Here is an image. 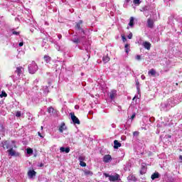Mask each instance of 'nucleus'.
<instances>
[{"mask_svg": "<svg viewBox=\"0 0 182 182\" xmlns=\"http://www.w3.org/2000/svg\"><path fill=\"white\" fill-rule=\"evenodd\" d=\"M28 72L31 75H34V73H36L38 70V64L35 63V61H32L31 64L28 66Z\"/></svg>", "mask_w": 182, "mask_h": 182, "instance_id": "obj_1", "label": "nucleus"}, {"mask_svg": "<svg viewBox=\"0 0 182 182\" xmlns=\"http://www.w3.org/2000/svg\"><path fill=\"white\" fill-rule=\"evenodd\" d=\"M105 177H108L109 181H120V175L119 173H115L114 175H109V173H104Z\"/></svg>", "mask_w": 182, "mask_h": 182, "instance_id": "obj_2", "label": "nucleus"}, {"mask_svg": "<svg viewBox=\"0 0 182 182\" xmlns=\"http://www.w3.org/2000/svg\"><path fill=\"white\" fill-rule=\"evenodd\" d=\"M70 116H71V120L74 124H80V120L75 115V112H70Z\"/></svg>", "mask_w": 182, "mask_h": 182, "instance_id": "obj_3", "label": "nucleus"}, {"mask_svg": "<svg viewBox=\"0 0 182 182\" xmlns=\"http://www.w3.org/2000/svg\"><path fill=\"white\" fill-rule=\"evenodd\" d=\"M147 173V164L146 163H142L141 164V170H140V174H146Z\"/></svg>", "mask_w": 182, "mask_h": 182, "instance_id": "obj_4", "label": "nucleus"}, {"mask_svg": "<svg viewBox=\"0 0 182 182\" xmlns=\"http://www.w3.org/2000/svg\"><path fill=\"white\" fill-rule=\"evenodd\" d=\"M2 147L4 149V150H8V149L12 148V145H11V143L9 141H4L2 142Z\"/></svg>", "mask_w": 182, "mask_h": 182, "instance_id": "obj_5", "label": "nucleus"}, {"mask_svg": "<svg viewBox=\"0 0 182 182\" xmlns=\"http://www.w3.org/2000/svg\"><path fill=\"white\" fill-rule=\"evenodd\" d=\"M23 68L22 66H18L16 68V70L14 71V73H16L17 76H21V75L23 73Z\"/></svg>", "mask_w": 182, "mask_h": 182, "instance_id": "obj_6", "label": "nucleus"}, {"mask_svg": "<svg viewBox=\"0 0 182 182\" xmlns=\"http://www.w3.org/2000/svg\"><path fill=\"white\" fill-rule=\"evenodd\" d=\"M82 23H83V21L82 20H80L79 22L76 23L75 29H77L78 31H80L85 33V30H83L81 26Z\"/></svg>", "mask_w": 182, "mask_h": 182, "instance_id": "obj_7", "label": "nucleus"}, {"mask_svg": "<svg viewBox=\"0 0 182 182\" xmlns=\"http://www.w3.org/2000/svg\"><path fill=\"white\" fill-rule=\"evenodd\" d=\"M147 26L151 29H153V28H154V21H153V19L151 18L147 19Z\"/></svg>", "mask_w": 182, "mask_h": 182, "instance_id": "obj_8", "label": "nucleus"}, {"mask_svg": "<svg viewBox=\"0 0 182 182\" xmlns=\"http://www.w3.org/2000/svg\"><path fill=\"white\" fill-rule=\"evenodd\" d=\"M142 46H144V48L145 49H146L147 50H150V49L151 48V43H150V42H149V41H144L142 43Z\"/></svg>", "mask_w": 182, "mask_h": 182, "instance_id": "obj_9", "label": "nucleus"}, {"mask_svg": "<svg viewBox=\"0 0 182 182\" xmlns=\"http://www.w3.org/2000/svg\"><path fill=\"white\" fill-rule=\"evenodd\" d=\"M117 96V91L116 90H113L109 92V97L112 100H114Z\"/></svg>", "mask_w": 182, "mask_h": 182, "instance_id": "obj_10", "label": "nucleus"}, {"mask_svg": "<svg viewBox=\"0 0 182 182\" xmlns=\"http://www.w3.org/2000/svg\"><path fill=\"white\" fill-rule=\"evenodd\" d=\"M35 176H36V171H35V170H29L28 171V176L29 178H33Z\"/></svg>", "mask_w": 182, "mask_h": 182, "instance_id": "obj_11", "label": "nucleus"}, {"mask_svg": "<svg viewBox=\"0 0 182 182\" xmlns=\"http://www.w3.org/2000/svg\"><path fill=\"white\" fill-rule=\"evenodd\" d=\"M112 160V156L109 154L105 155L103 157V161L104 163H109Z\"/></svg>", "mask_w": 182, "mask_h": 182, "instance_id": "obj_12", "label": "nucleus"}, {"mask_svg": "<svg viewBox=\"0 0 182 182\" xmlns=\"http://www.w3.org/2000/svg\"><path fill=\"white\" fill-rule=\"evenodd\" d=\"M63 130H66V125L65 124V122L61 123L58 128V132H60V133H63Z\"/></svg>", "mask_w": 182, "mask_h": 182, "instance_id": "obj_13", "label": "nucleus"}, {"mask_svg": "<svg viewBox=\"0 0 182 182\" xmlns=\"http://www.w3.org/2000/svg\"><path fill=\"white\" fill-rule=\"evenodd\" d=\"M7 151L9 154L11 156H16V151L14 150V146L12 148H10Z\"/></svg>", "mask_w": 182, "mask_h": 182, "instance_id": "obj_14", "label": "nucleus"}, {"mask_svg": "<svg viewBox=\"0 0 182 182\" xmlns=\"http://www.w3.org/2000/svg\"><path fill=\"white\" fill-rule=\"evenodd\" d=\"M119 147H122V144L117 140L114 141V149H117Z\"/></svg>", "mask_w": 182, "mask_h": 182, "instance_id": "obj_15", "label": "nucleus"}, {"mask_svg": "<svg viewBox=\"0 0 182 182\" xmlns=\"http://www.w3.org/2000/svg\"><path fill=\"white\" fill-rule=\"evenodd\" d=\"M129 26H131V28L134 26V17H130Z\"/></svg>", "mask_w": 182, "mask_h": 182, "instance_id": "obj_16", "label": "nucleus"}, {"mask_svg": "<svg viewBox=\"0 0 182 182\" xmlns=\"http://www.w3.org/2000/svg\"><path fill=\"white\" fill-rule=\"evenodd\" d=\"M60 151H61L62 153H65V151L66 153H69V151H70V148H69V147H67V148L60 147Z\"/></svg>", "mask_w": 182, "mask_h": 182, "instance_id": "obj_17", "label": "nucleus"}, {"mask_svg": "<svg viewBox=\"0 0 182 182\" xmlns=\"http://www.w3.org/2000/svg\"><path fill=\"white\" fill-rule=\"evenodd\" d=\"M43 59L46 63H49V62H50L52 58H50V56L45 55L43 57Z\"/></svg>", "mask_w": 182, "mask_h": 182, "instance_id": "obj_18", "label": "nucleus"}, {"mask_svg": "<svg viewBox=\"0 0 182 182\" xmlns=\"http://www.w3.org/2000/svg\"><path fill=\"white\" fill-rule=\"evenodd\" d=\"M72 41L73 42V43H76L77 45V43H80V39H79V37L75 36Z\"/></svg>", "mask_w": 182, "mask_h": 182, "instance_id": "obj_19", "label": "nucleus"}, {"mask_svg": "<svg viewBox=\"0 0 182 182\" xmlns=\"http://www.w3.org/2000/svg\"><path fill=\"white\" fill-rule=\"evenodd\" d=\"M159 173H154L151 175V180H156V178H159Z\"/></svg>", "mask_w": 182, "mask_h": 182, "instance_id": "obj_20", "label": "nucleus"}, {"mask_svg": "<svg viewBox=\"0 0 182 182\" xmlns=\"http://www.w3.org/2000/svg\"><path fill=\"white\" fill-rule=\"evenodd\" d=\"M149 75H151V76H156V70H154V68H151L149 71Z\"/></svg>", "mask_w": 182, "mask_h": 182, "instance_id": "obj_21", "label": "nucleus"}, {"mask_svg": "<svg viewBox=\"0 0 182 182\" xmlns=\"http://www.w3.org/2000/svg\"><path fill=\"white\" fill-rule=\"evenodd\" d=\"M124 48L126 53H129L130 52V45L125 44Z\"/></svg>", "mask_w": 182, "mask_h": 182, "instance_id": "obj_22", "label": "nucleus"}, {"mask_svg": "<svg viewBox=\"0 0 182 182\" xmlns=\"http://www.w3.org/2000/svg\"><path fill=\"white\" fill-rule=\"evenodd\" d=\"M102 60L105 63H107V62H109L110 60V58H109V56H104L102 58Z\"/></svg>", "mask_w": 182, "mask_h": 182, "instance_id": "obj_23", "label": "nucleus"}, {"mask_svg": "<svg viewBox=\"0 0 182 182\" xmlns=\"http://www.w3.org/2000/svg\"><path fill=\"white\" fill-rule=\"evenodd\" d=\"M84 173L85 176H93V172H92V171H85Z\"/></svg>", "mask_w": 182, "mask_h": 182, "instance_id": "obj_24", "label": "nucleus"}, {"mask_svg": "<svg viewBox=\"0 0 182 182\" xmlns=\"http://www.w3.org/2000/svg\"><path fill=\"white\" fill-rule=\"evenodd\" d=\"M8 96V94L5 91H2L1 94L0 95V97H6Z\"/></svg>", "mask_w": 182, "mask_h": 182, "instance_id": "obj_25", "label": "nucleus"}, {"mask_svg": "<svg viewBox=\"0 0 182 182\" xmlns=\"http://www.w3.org/2000/svg\"><path fill=\"white\" fill-rule=\"evenodd\" d=\"M54 110H55V109H53V107H50L48 108L47 112H48V113H53Z\"/></svg>", "mask_w": 182, "mask_h": 182, "instance_id": "obj_26", "label": "nucleus"}, {"mask_svg": "<svg viewBox=\"0 0 182 182\" xmlns=\"http://www.w3.org/2000/svg\"><path fill=\"white\" fill-rule=\"evenodd\" d=\"M33 154V149L31 148L27 149V154Z\"/></svg>", "mask_w": 182, "mask_h": 182, "instance_id": "obj_27", "label": "nucleus"}, {"mask_svg": "<svg viewBox=\"0 0 182 182\" xmlns=\"http://www.w3.org/2000/svg\"><path fill=\"white\" fill-rule=\"evenodd\" d=\"M86 159V157L85 156H80L79 157H78V160H79V161L80 162V161H85V159Z\"/></svg>", "mask_w": 182, "mask_h": 182, "instance_id": "obj_28", "label": "nucleus"}, {"mask_svg": "<svg viewBox=\"0 0 182 182\" xmlns=\"http://www.w3.org/2000/svg\"><path fill=\"white\" fill-rule=\"evenodd\" d=\"M80 166H81V167H86V163H85L83 161H80Z\"/></svg>", "mask_w": 182, "mask_h": 182, "instance_id": "obj_29", "label": "nucleus"}, {"mask_svg": "<svg viewBox=\"0 0 182 182\" xmlns=\"http://www.w3.org/2000/svg\"><path fill=\"white\" fill-rule=\"evenodd\" d=\"M140 3H141L140 0H134V4L135 5H140Z\"/></svg>", "mask_w": 182, "mask_h": 182, "instance_id": "obj_30", "label": "nucleus"}, {"mask_svg": "<svg viewBox=\"0 0 182 182\" xmlns=\"http://www.w3.org/2000/svg\"><path fill=\"white\" fill-rule=\"evenodd\" d=\"M21 111H17L16 112V117H21Z\"/></svg>", "mask_w": 182, "mask_h": 182, "instance_id": "obj_31", "label": "nucleus"}, {"mask_svg": "<svg viewBox=\"0 0 182 182\" xmlns=\"http://www.w3.org/2000/svg\"><path fill=\"white\" fill-rule=\"evenodd\" d=\"M136 60H141V56L140 55H137L136 56Z\"/></svg>", "mask_w": 182, "mask_h": 182, "instance_id": "obj_32", "label": "nucleus"}, {"mask_svg": "<svg viewBox=\"0 0 182 182\" xmlns=\"http://www.w3.org/2000/svg\"><path fill=\"white\" fill-rule=\"evenodd\" d=\"M139 134H140V132L135 131L133 132V136H139Z\"/></svg>", "mask_w": 182, "mask_h": 182, "instance_id": "obj_33", "label": "nucleus"}, {"mask_svg": "<svg viewBox=\"0 0 182 182\" xmlns=\"http://www.w3.org/2000/svg\"><path fill=\"white\" fill-rule=\"evenodd\" d=\"M128 39H132L133 38V34L131 33L127 36Z\"/></svg>", "mask_w": 182, "mask_h": 182, "instance_id": "obj_34", "label": "nucleus"}, {"mask_svg": "<svg viewBox=\"0 0 182 182\" xmlns=\"http://www.w3.org/2000/svg\"><path fill=\"white\" fill-rule=\"evenodd\" d=\"M12 33L13 35H16V36L19 35V32L18 31H13Z\"/></svg>", "mask_w": 182, "mask_h": 182, "instance_id": "obj_35", "label": "nucleus"}, {"mask_svg": "<svg viewBox=\"0 0 182 182\" xmlns=\"http://www.w3.org/2000/svg\"><path fill=\"white\" fill-rule=\"evenodd\" d=\"M134 117H136V113H134L132 117H131V119L132 120H133V119H134Z\"/></svg>", "mask_w": 182, "mask_h": 182, "instance_id": "obj_36", "label": "nucleus"}, {"mask_svg": "<svg viewBox=\"0 0 182 182\" xmlns=\"http://www.w3.org/2000/svg\"><path fill=\"white\" fill-rule=\"evenodd\" d=\"M38 135L39 137H41V139H43V136H42V134H41L39 132H38Z\"/></svg>", "mask_w": 182, "mask_h": 182, "instance_id": "obj_37", "label": "nucleus"}, {"mask_svg": "<svg viewBox=\"0 0 182 182\" xmlns=\"http://www.w3.org/2000/svg\"><path fill=\"white\" fill-rule=\"evenodd\" d=\"M122 41L124 42V41H127V39L126 38V37L124 36H122Z\"/></svg>", "mask_w": 182, "mask_h": 182, "instance_id": "obj_38", "label": "nucleus"}, {"mask_svg": "<svg viewBox=\"0 0 182 182\" xmlns=\"http://www.w3.org/2000/svg\"><path fill=\"white\" fill-rule=\"evenodd\" d=\"M18 46L22 47L23 46V43L21 42L18 43Z\"/></svg>", "mask_w": 182, "mask_h": 182, "instance_id": "obj_39", "label": "nucleus"}, {"mask_svg": "<svg viewBox=\"0 0 182 182\" xmlns=\"http://www.w3.org/2000/svg\"><path fill=\"white\" fill-rule=\"evenodd\" d=\"M179 160H181L180 163H182V156L181 155L179 156Z\"/></svg>", "mask_w": 182, "mask_h": 182, "instance_id": "obj_40", "label": "nucleus"}, {"mask_svg": "<svg viewBox=\"0 0 182 182\" xmlns=\"http://www.w3.org/2000/svg\"><path fill=\"white\" fill-rule=\"evenodd\" d=\"M58 39H62V36L60 34H58Z\"/></svg>", "mask_w": 182, "mask_h": 182, "instance_id": "obj_41", "label": "nucleus"}, {"mask_svg": "<svg viewBox=\"0 0 182 182\" xmlns=\"http://www.w3.org/2000/svg\"><path fill=\"white\" fill-rule=\"evenodd\" d=\"M136 86H139V85H140V82H139V80H137V81L136 82Z\"/></svg>", "mask_w": 182, "mask_h": 182, "instance_id": "obj_42", "label": "nucleus"}, {"mask_svg": "<svg viewBox=\"0 0 182 182\" xmlns=\"http://www.w3.org/2000/svg\"><path fill=\"white\" fill-rule=\"evenodd\" d=\"M39 167H43V164L41 163V164H40Z\"/></svg>", "mask_w": 182, "mask_h": 182, "instance_id": "obj_43", "label": "nucleus"}, {"mask_svg": "<svg viewBox=\"0 0 182 182\" xmlns=\"http://www.w3.org/2000/svg\"><path fill=\"white\" fill-rule=\"evenodd\" d=\"M168 139H171V135H168Z\"/></svg>", "mask_w": 182, "mask_h": 182, "instance_id": "obj_44", "label": "nucleus"}, {"mask_svg": "<svg viewBox=\"0 0 182 182\" xmlns=\"http://www.w3.org/2000/svg\"><path fill=\"white\" fill-rule=\"evenodd\" d=\"M144 77H145L144 75H141L142 79H144Z\"/></svg>", "mask_w": 182, "mask_h": 182, "instance_id": "obj_45", "label": "nucleus"}, {"mask_svg": "<svg viewBox=\"0 0 182 182\" xmlns=\"http://www.w3.org/2000/svg\"><path fill=\"white\" fill-rule=\"evenodd\" d=\"M176 86H178V82H176Z\"/></svg>", "mask_w": 182, "mask_h": 182, "instance_id": "obj_46", "label": "nucleus"}, {"mask_svg": "<svg viewBox=\"0 0 182 182\" xmlns=\"http://www.w3.org/2000/svg\"><path fill=\"white\" fill-rule=\"evenodd\" d=\"M41 130H43V127H41Z\"/></svg>", "mask_w": 182, "mask_h": 182, "instance_id": "obj_47", "label": "nucleus"}, {"mask_svg": "<svg viewBox=\"0 0 182 182\" xmlns=\"http://www.w3.org/2000/svg\"><path fill=\"white\" fill-rule=\"evenodd\" d=\"M16 156H19V154H17Z\"/></svg>", "mask_w": 182, "mask_h": 182, "instance_id": "obj_48", "label": "nucleus"}, {"mask_svg": "<svg viewBox=\"0 0 182 182\" xmlns=\"http://www.w3.org/2000/svg\"><path fill=\"white\" fill-rule=\"evenodd\" d=\"M0 140H1V137H0Z\"/></svg>", "mask_w": 182, "mask_h": 182, "instance_id": "obj_49", "label": "nucleus"}]
</instances>
